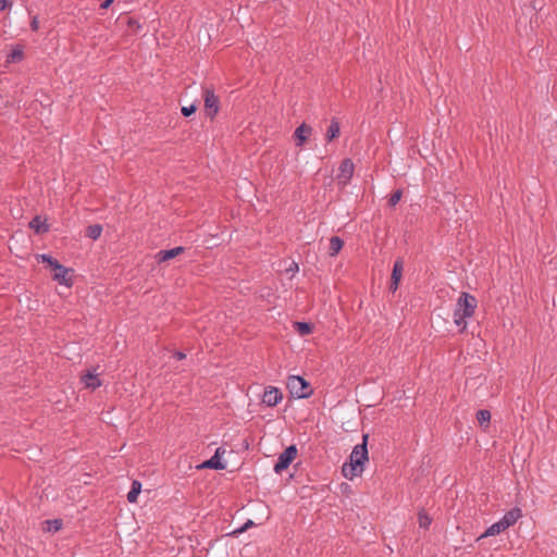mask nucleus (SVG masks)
Segmentation results:
<instances>
[{"label": "nucleus", "mask_w": 557, "mask_h": 557, "mask_svg": "<svg viewBox=\"0 0 557 557\" xmlns=\"http://www.w3.org/2000/svg\"><path fill=\"white\" fill-rule=\"evenodd\" d=\"M369 435L364 434L362 437V443L358 444L354 447L351 454H350V462L344 463L342 468L343 475L347 479H354L355 476H358L363 471V465L366 461L369 460L368 457V448H367V441Z\"/></svg>", "instance_id": "nucleus-1"}, {"label": "nucleus", "mask_w": 557, "mask_h": 557, "mask_svg": "<svg viewBox=\"0 0 557 557\" xmlns=\"http://www.w3.org/2000/svg\"><path fill=\"white\" fill-rule=\"evenodd\" d=\"M478 300L473 295L466 292L460 294L454 310V318L455 323L458 326H461V332L466 330V319L473 315Z\"/></svg>", "instance_id": "nucleus-2"}, {"label": "nucleus", "mask_w": 557, "mask_h": 557, "mask_svg": "<svg viewBox=\"0 0 557 557\" xmlns=\"http://www.w3.org/2000/svg\"><path fill=\"white\" fill-rule=\"evenodd\" d=\"M40 258L42 262L47 263L54 272L53 280L66 286H71L73 284L72 278L67 277L70 269L62 265L57 259L52 258L49 255H41Z\"/></svg>", "instance_id": "nucleus-3"}, {"label": "nucleus", "mask_w": 557, "mask_h": 557, "mask_svg": "<svg viewBox=\"0 0 557 557\" xmlns=\"http://www.w3.org/2000/svg\"><path fill=\"white\" fill-rule=\"evenodd\" d=\"M287 388L292 396L296 398H308L313 393L310 384L302 376L298 375L288 377Z\"/></svg>", "instance_id": "nucleus-4"}, {"label": "nucleus", "mask_w": 557, "mask_h": 557, "mask_svg": "<svg viewBox=\"0 0 557 557\" xmlns=\"http://www.w3.org/2000/svg\"><path fill=\"white\" fill-rule=\"evenodd\" d=\"M203 101L206 115L213 120L220 110L219 97L215 96L213 89L206 87L203 88Z\"/></svg>", "instance_id": "nucleus-5"}, {"label": "nucleus", "mask_w": 557, "mask_h": 557, "mask_svg": "<svg viewBox=\"0 0 557 557\" xmlns=\"http://www.w3.org/2000/svg\"><path fill=\"white\" fill-rule=\"evenodd\" d=\"M297 456V447L295 445L288 446L280 456L274 465V471L276 473H282L286 470L289 465L294 461Z\"/></svg>", "instance_id": "nucleus-6"}, {"label": "nucleus", "mask_w": 557, "mask_h": 557, "mask_svg": "<svg viewBox=\"0 0 557 557\" xmlns=\"http://www.w3.org/2000/svg\"><path fill=\"white\" fill-rule=\"evenodd\" d=\"M225 453L222 447H219L215 450V454L208 460L203 461L198 469H214V470H224L226 468L225 463L221 461V456Z\"/></svg>", "instance_id": "nucleus-7"}, {"label": "nucleus", "mask_w": 557, "mask_h": 557, "mask_svg": "<svg viewBox=\"0 0 557 557\" xmlns=\"http://www.w3.org/2000/svg\"><path fill=\"white\" fill-rule=\"evenodd\" d=\"M354 162L350 159H344L339 165L338 180L343 184H347L354 174Z\"/></svg>", "instance_id": "nucleus-8"}, {"label": "nucleus", "mask_w": 557, "mask_h": 557, "mask_svg": "<svg viewBox=\"0 0 557 557\" xmlns=\"http://www.w3.org/2000/svg\"><path fill=\"white\" fill-rule=\"evenodd\" d=\"M283 398L281 391L276 387L270 386L264 391L262 401L269 407L276 406Z\"/></svg>", "instance_id": "nucleus-9"}, {"label": "nucleus", "mask_w": 557, "mask_h": 557, "mask_svg": "<svg viewBox=\"0 0 557 557\" xmlns=\"http://www.w3.org/2000/svg\"><path fill=\"white\" fill-rule=\"evenodd\" d=\"M403 270H404V262L401 259H397L394 262L393 271H392V275H391L389 289L392 292H395L398 288V285H399V282L401 280V275H403Z\"/></svg>", "instance_id": "nucleus-10"}, {"label": "nucleus", "mask_w": 557, "mask_h": 557, "mask_svg": "<svg viewBox=\"0 0 557 557\" xmlns=\"http://www.w3.org/2000/svg\"><path fill=\"white\" fill-rule=\"evenodd\" d=\"M185 251V247L178 246L168 250H160L156 255V260L158 263L166 262L175 257L182 255Z\"/></svg>", "instance_id": "nucleus-11"}, {"label": "nucleus", "mask_w": 557, "mask_h": 557, "mask_svg": "<svg viewBox=\"0 0 557 557\" xmlns=\"http://www.w3.org/2000/svg\"><path fill=\"white\" fill-rule=\"evenodd\" d=\"M312 132L311 126L307 125L306 123H302L300 126H298L295 131V140L296 146L301 147L307 141L308 137L310 136Z\"/></svg>", "instance_id": "nucleus-12"}, {"label": "nucleus", "mask_w": 557, "mask_h": 557, "mask_svg": "<svg viewBox=\"0 0 557 557\" xmlns=\"http://www.w3.org/2000/svg\"><path fill=\"white\" fill-rule=\"evenodd\" d=\"M82 383H84L85 387L95 391L96 388L101 386V380L98 377V374H95L91 371H87L81 376Z\"/></svg>", "instance_id": "nucleus-13"}, {"label": "nucleus", "mask_w": 557, "mask_h": 557, "mask_svg": "<svg viewBox=\"0 0 557 557\" xmlns=\"http://www.w3.org/2000/svg\"><path fill=\"white\" fill-rule=\"evenodd\" d=\"M522 511L519 507H515L507 511L504 517L500 519L502 523L506 529L513 525L519 518H521Z\"/></svg>", "instance_id": "nucleus-14"}, {"label": "nucleus", "mask_w": 557, "mask_h": 557, "mask_svg": "<svg viewBox=\"0 0 557 557\" xmlns=\"http://www.w3.org/2000/svg\"><path fill=\"white\" fill-rule=\"evenodd\" d=\"M341 134V125H339V122L336 117H333L331 120V124L326 131V134H325V139L327 143H331L333 141L334 139H336Z\"/></svg>", "instance_id": "nucleus-15"}, {"label": "nucleus", "mask_w": 557, "mask_h": 557, "mask_svg": "<svg viewBox=\"0 0 557 557\" xmlns=\"http://www.w3.org/2000/svg\"><path fill=\"white\" fill-rule=\"evenodd\" d=\"M29 227L34 230L36 234H45L49 231V225L46 220H41L39 215L33 218L29 222Z\"/></svg>", "instance_id": "nucleus-16"}, {"label": "nucleus", "mask_w": 557, "mask_h": 557, "mask_svg": "<svg viewBox=\"0 0 557 557\" xmlns=\"http://www.w3.org/2000/svg\"><path fill=\"white\" fill-rule=\"evenodd\" d=\"M505 530H507L504 524L502 523V521H497L495 523H493L491 527H488L485 532L483 534H481L476 541H480L482 539H485V537H488V536H494V535H497L502 532H504Z\"/></svg>", "instance_id": "nucleus-17"}, {"label": "nucleus", "mask_w": 557, "mask_h": 557, "mask_svg": "<svg viewBox=\"0 0 557 557\" xmlns=\"http://www.w3.org/2000/svg\"><path fill=\"white\" fill-rule=\"evenodd\" d=\"M344 246V240L342 238H339L338 236H333L331 239H330V248H329V253L330 256H336L343 248Z\"/></svg>", "instance_id": "nucleus-18"}, {"label": "nucleus", "mask_w": 557, "mask_h": 557, "mask_svg": "<svg viewBox=\"0 0 557 557\" xmlns=\"http://www.w3.org/2000/svg\"><path fill=\"white\" fill-rule=\"evenodd\" d=\"M141 491V483L139 481H133L131 491L127 494V500L129 503H135L137 497Z\"/></svg>", "instance_id": "nucleus-19"}, {"label": "nucleus", "mask_w": 557, "mask_h": 557, "mask_svg": "<svg viewBox=\"0 0 557 557\" xmlns=\"http://www.w3.org/2000/svg\"><path fill=\"white\" fill-rule=\"evenodd\" d=\"M294 326L301 336L311 334L313 330V325L307 322H295Z\"/></svg>", "instance_id": "nucleus-20"}, {"label": "nucleus", "mask_w": 557, "mask_h": 557, "mask_svg": "<svg viewBox=\"0 0 557 557\" xmlns=\"http://www.w3.org/2000/svg\"><path fill=\"white\" fill-rule=\"evenodd\" d=\"M102 226L100 224H92L86 228V236L96 240L101 236Z\"/></svg>", "instance_id": "nucleus-21"}, {"label": "nucleus", "mask_w": 557, "mask_h": 557, "mask_svg": "<svg viewBox=\"0 0 557 557\" xmlns=\"http://www.w3.org/2000/svg\"><path fill=\"white\" fill-rule=\"evenodd\" d=\"M476 420L480 425L488 424L491 421V412L486 409H480L476 412Z\"/></svg>", "instance_id": "nucleus-22"}, {"label": "nucleus", "mask_w": 557, "mask_h": 557, "mask_svg": "<svg viewBox=\"0 0 557 557\" xmlns=\"http://www.w3.org/2000/svg\"><path fill=\"white\" fill-rule=\"evenodd\" d=\"M418 520H419V525L424 529L429 528V525L431 524V521H432V519L429 517V515L423 511L419 512Z\"/></svg>", "instance_id": "nucleus-23"}, {"label": "nucleus", "mask_w": 557, "mask_h": 557, "mask_svg": "<svg viewBox=\"0 0 557 557\" xmlns=\"http://www.w3.org/2000/svg\"><path fill=\"white\" fill-rule=\"evenodd\" d=\"M401 197H403V190L401 189L395 190L388 199L389 207H395L400 201Z\"/></svg>", "instance_id": "nucleus-24"}, {"label": "nucleus", "mask_w": 557, "mask_h": 557, "mask_svg": "<svg viewBox=\"0 0 557 557\" xmlns=\"http://www.w3.org/2000/svg\"><path fill=\"white\" fill-rule=\"evenodd\" d=\"M23 59V51L21 49H14L8 55V62H18Z\"/></svg>", "instance_id": "nucleus-25"}, {"label": "nucleus", "mask_w": 557, "mask_h": 557, "mask_svg": "<svg viewBox=\"0 0 557 557\" xmlns=\"http://www.w3.org/2000/svg\"><path fill=\"white\" fill-rule=\"evenodd\" d=\"M197 111V106L195 103L190 104L189 107H183L181 109L182 114L185 117H189L191 114H194Z\"/></svg>", "instance_id": "nucleus-26"}, {"label": "nucleus", "mask_w": 557, "mask_h": 557, "mask_svg": "<svg viewBox=\"0 0 557 557\" xmlns=\"http://www.w3.org/2000/svg\"><path fill=\"white\" fill-rule=\"evenodd\" d=\"M127 25L129 28L134 30V33H136V30L140 28V24L138 23V21L133 17H128Z\"/></svg>", "instance_id": "nucleus-27"}, {"label": "nucleus", "mask_w": 557, "mask_h": 557, "mask_svg": "<svg viewBox=\"0 0 557 557\" xmlns=\"http://www.w3.org/2000/svg\"><path fill=\"white\" fill-rule=\"evenodd\" d=\"M251 525H253V522L251 520H248L243 527H240L239 529H237L235 531V533H243L245 532L248 528H250Z\"/></svg>", "instance_id": "nucleus-28"}, {"label": "nucleus", "mask_w": 557, "mask_h": 557, "mask_svg": "<svg viewBox=\"0 0 557 557\" xmlns=\"http://www.w3.org/2000/svg\"><path fill=\"white\" fill-rule=\"evenodd\" d=\"M32 30H37L39 27L38 18L35 16L30 22Z\"/></svg>", "instance_id": "nucleus-29"}, {"label": "nucleus", "mask_w": 557, "mask_h": 557, "mask_svg": "<svg viewBox=\"0 0 557 557\" xmlns=\"http://www.w3.org/2000/svg\"><path fill=\"white\" fill-rule=\"evenodd\" d=\"M114 0H104L101 4H100V8L102 10H107L110 8V5L113 3Z\"/></svg>", "instance_id": "nucleus-30"}, {"label": "nucleus", "mask_w": 557, "mask_h": 557, "mask_svg": "<svg viewBox=\"0 0 557 557\" xmlns=\"http://www.w3.org/2000/svg\"><path fill=\"white\" fill-rule=\"evenodd\" d=\"M10 4V0H0V11L5 10Z\"/></svg>", "instance_id": "nucleus-31"}, {"label": "nucleus", "mask_w": 557, "mask_h": 557, "mask_svg": "<svg viewBox=\"0 0 557 557\" xmlns=\"http://www.w3.org/2000/svg\"><path fill=\"white\" fill-rule=\"evenodd\" d=\"M173 357H174L175 359H177V360H183V359H185V358H186V355H185L184 352H182V351H175V352H174V355H173Z\"/></svg>", "instance_id": "nucleus-32"}, {"label": "nucleus", "mask_w": 557, "mask_h": 557, "mask_svg": "<svg viewBox=\"0 0 557 557\" xmlns=\"http://www.w3.org/2000/svg\"><path fill=\"white\" fill-rule=\"evenodd\" d=\"M53 523H54V529L55 530H59L61 528V525H62L61 520H54Z\"/></svg>", "instance_id": "nucleus-33"}, {"label": "nucleus", "mask_w": 557, "mask_h": 557, "mask_svg": "<svg viewBox=\"0 0 557 557\" xmlns=\"http://www.w3.org/2000/svg\"><path fill=\"white\" fill-rule=\"evenodd\" d=\"M292 269H298V264L297 263H294V265H292Z\"/></svg>", "instance_id": "nucleus-34"}, {"label": "nucleus", "mask_w": 557, "mask_h": 557, "mask_svg": "<svg viewBox=\"0 0 557 557\" xmlns=\"http://www.w3.org/2000/svg\"><path fill=\"white\" fill-rule=\"evenodd\" d=\"M292 269H298V264L297 263H294V265H292Z\"/></svg>", "instance_id": "nucleus-35"}]
</instances>
